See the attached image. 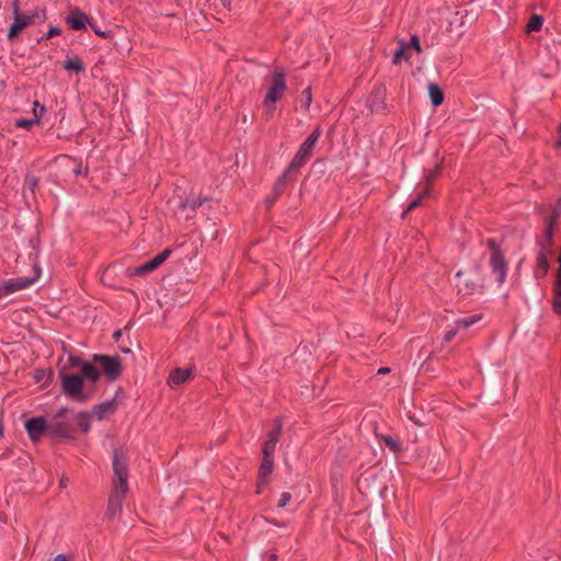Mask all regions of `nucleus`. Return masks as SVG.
I'll list each match as a JSON object with an SVG mask.
<instances>
[{
    "label": "nucleus",
    "mask_w": 561,
    "mask_h": 561,
    "mask_svg": "<svg viewBox=\"0 0 561 561\" xmlns=\"http://www.w3.org/2000/svg\"><path fill=\"white\" fill-rule=\"evenodd\" d=\"M64 68L75 72H81L84 69L81 59L78 57L68 58L64 64Z\"/></svg>",
    "instance_id": "nucleus-27"
},
{
    "label": "nucleus",
    "mask_w": 561,
    "mask_h": 561,
    "mask_svg": "<svg viewBox=\"0 0 561 561\" xmlns=\"http://www.w3.org/2000/svg\"><path fill=\"white\" fill-rule=\"evenodd\" d=\"M38 123V118H34V119H19L16 122V126L18 127H21V128H25V129H31V127L34 125V124H37Z\"/></svg>",
    "instance_id": "nucleus-33"
},
{
    "label": "nucleus",
    "mask_w": 561,
    "mask_h": 561,
    "mask_svg": "<svg viewBox=\"0 0 561 561\" xmlns=\"http://www.w3.org/2000/svg\"><path fill=\"white\" fill-rule=\"evenodd\" d=\"M559 141L557 142V147L561 148V126L559 127Z\"/></svg>",
    "instance_id": "nucleus-45"
},
{
    "label": "nucleus",
    "mask_w": 561,
    "mask_h": 561,
    "mask_svg": "<svg viewBox=\"0 0 561 561\" xmlns=\"http://www.w3.org/2000/svg\"><path fill=\"white\" fill-rule=\"evenodd\" d=\"M221 2H222L224 5H228L229 0H221Z\"/></svg>",
    "instance_id": "nucleus-47"
},
{
    "label": "nucleus",
    "mask_w": 561,
    "mask_h": 561,
    "mask_svg": "<svg viewBox=\"0 0 561 561\" xmlns=\"http://www.w3.org/2000/svg\"><path fill=\"white\" fill-rule=\"evenodd\" d=\"M308 160H309V158L307 156H305L304 153L298 151L296 153V156L294 157V159L291 160V162H290L289 167L287 168V170L279 178L277 186H276V190L278 191V186L288 179L289 174L293 171H295V170L299 169L300 167H302Z\"/></svg>",
    "instance_id": "nucleus-16"
},
{
    "label": "nucleus",
    "mask_w": 561,
    "mask_h": 561,
    "mask_svg": "<svg viewBox=\"0 0 561 561\" xmlns=\"http://www.w3.org/2000/svg\"><path fill=\"white\" fill-rule=\"evenodd\" d=\"M77 424L82 430V432L87 433L90 431V414L85 412H81L77 415Z\"/></svg>",
    "instance_id": "nucleus-31"
},
{
    "label": "nucleus",
    "mask_w": 561,
    "mask_h": 561,
    "mask_svg": "<svg viewBox=\"0 0 561 561\" xmlns=\"http://www.w3.org/2000/svg\"><path fill=\"white\" fill-rule=\"evenodd\" d=\"M304 98V105L305 107H309L311 103V90L309 88L305 89L301 93Z\"/></svg>",
    "instance_id": "nucleus-37"
},
{
    "label": "nucleus",
    "mask_w": 561,
    "mask_h": 561,
    "mask_svg": "<svg viewBox=\"0 0 561 561\" xmlns=\"http://www.w3.org/2000/svg\"><path fill=\"white\" fill-rule=\"evenodd\" d=\"M203 204V201L202 199H196V198H193L191 201H187V202H181V206L182 207H191L192 209H195L197 207H199L201 205Z\"/></svg>",
    "instance_id": "nucleus-34"
},
{
    "label": "nucleus",
    "mask_w": 561,
    "mask_h": 561,
    "mask_svg": "<svg viewBox=\"0 0 561 561\" xmlns=\"http://www.w3.org/2000/svg\"><path fill=\"white\" fill-rule=\"evenodd\" d=\"M428 94H430L431 101H432L434 106H438V105H440L443 103V101H444V93L439 89L438 85L431 84L428 87Z\"/></svg>",
    "instance_id": "nucleus-26"
},
{
    "label": "nucleus",
    "mask_w": 561,
    "mask_h": 561,
    "mask_svg": "<svg viewBox=\"0 0 561 561\" xmlns=\"http://www.w3.org/2000/svg\"><path fill=\"white\" fill-rule=\"evenodd\" d=\"M60 485L64 488V486H66V485H67V482H66L65 480H61V481H60Z\"/></svg>",
    "instance_id": "nucleus-46"
},
{
    "label": "nucleus",
    "mask_w": 561,
    "mask_h": 561,
    "mask_svg": "<svg viewBox=\"0 0 561 561\" xmlns=\"http://www.w3.org/2000/svg\"><path fill=\"white\" fill-rule=\"evenodd\" d=\"M486 244L488 248L491 250V253L501 252L494 239H489L486 241Z\"/></svg>",
    "instance_id": "nucleus-39"
},
{
    "label": "nucleus",
    "mask_w": 561,
    "mask_h": 561,
    "mask_svg": "<svg viewBox=\"0 0 561 561\" xmlns=\"http://www.w3.org/2000/svg\"><path fill=\"white\" fill-rule=\"evenodd\" d=\"M37 179L33 175H27L25 178V185L32 191L34 192L35 187L37 186Z\"/></svg>",
    "instance_id": "nucleus-35"
},
{
    "label": "nucleus",
    "mask_w": 561,
    "mask_h": 561,
    "mask_svg": "<svg viewBox=\"0 0 561 561\" xmlns=\"http://www.w3.org/2000/svg\"><path fill=\"white\" fill-rule=\"evenodd\" d=\"M480 319H481L480 314L465 317V318L458 319L456 321V325L459 329L460 328L467 329V328L473 325L474 323H477L478 321H480Z\"/></svg>",
    "instance_id": "nucleus-30"
},
{
    "label": "nucleus",
    "mask_w": 561,
    "mask_h": 561,
    "mask_svg": "<svg viewBox=\"0 0 561 561\" xmlns=\"http://www.w3.org/2000/svg\"><path fill=\"white\" fill-rule=\"evenodd\" d=\"M46 19L45 14H39L38 12H33L31 14L22 13L19 15L13 16V23L10 26L9 33H8V39L13 41L15 37L19 36V34L30 26L31 24H34L37 20L39 22H43Z\"/></svg>",
    "instance_id": "nucleus-5"
},
{
    "label": "nucleus",
    "mask_w": 561,
    "mask_h": 561,
    "mask_svg": "<svg viewBox=\"0 0 561 561\" xmlns=\"http://www.w3.org/2000/svg\"><path fill=\"white\" fill-rule=\"evenodd\" d=\"M321 136V129L318 127L304 141L299 148V152L310 158L312 150L314 149L319 138Z\"/></svg>",
    "instance_id": "nucleus-20"
},
{
    "label": "nucleus",
    "mask_w": 561,
    "mask_h": 561,
    "mask_svg": "<svg viewBox=\"0 0 561 561\" xmlns=\"http://www.w3.org/2000/svg\"><path fill=\"white\" fill-rule=\"evenodd\" d=\"M67 413L68 410L62 408L48 417V435L61 439L75 438V430L66 420Z\"/></svg>",
    "instance_id": "nucleus-4"
},
{
    "label": "nucleus",
    "mask_w": 561,
    "mask_h": 561,
    "mask_svg": "<svg viewBox=\"0 0 561 561\" xmlns=\"http://www.w3.org/2000/svg\"><path fill=\"white\" fill-rule=\"evenodd\" d=\"M550 257L551 256L548 254H541V253L537 254V264L534 270V276L536 279L539 280V279L543 278L547 275V273L549 272V268H550L549 259Z\"/></svg>",
    "instance_id": "nucleus-19"
},
{
    "label": "nucleus",
    "mask_w": 561,
    "mask_h": 561,
    "mask_svg": "<svg viewBox=\"0 0 561 561\" xmlns=\"http://www.w3.org/2000/svg\"><path fill=\"white\" fill-rule=\"evenodd\" d=\"M60 32H61V31H60V28H58V27H50V28H49V31L47 32L46 37H47V38H51V37H54V36H56V35H59V34H60Z\"/></svg>",
    "instance_id": "nucleus-42"
},
{
    "label": "nucleus",
    "mask_w": 561,
    "mask_h": 561,
    "mask_svg": "<svg viewBox=\"0 0 561 561\" xmlns=\"http://www.w3.org/2000/svg\"><path fill=\"white\" fill-rule=\"evenodd\" d=\"M462 276H463L462 271H459L456 274V277H457L456 286L458 287L459 291H463L465 295H468L474 289L476 284L470 279H467V278L462 279Z\"/></svg>",
    "instance_id": "nucleus-23"
},
{
    "label": "nucleus",
    "mask_w": 561,
    "mask_h": 561,
    "mask_svg": "<svg viewBox=\"0 0 561 561\" xmlns=\"http://www.w3.org/2000/svg\"><path fill=\"white\" fill-rule=\"evenodd\" d=\"M380 442H382L392 453H398L401 450V443L394 437L381 435Z\"/></svg>",
    "instance_id": "nucleus-29"
},
{
    "label": "nucleus",
    "mask_w": 561,
    "mask_h": 561,
    "mask_svg": "<svg viewBox=\"0 0 561 561\" xmlns=\"http://www.w3.org/2000/svg\"><path fill=\"white\" fill-rule=\"evenodd\" d=\"M287 90L285 73L283 71H275L271 75L266 93L263 100V110L266 115L271 116L276 110V102L280 101Z\"/></svg>",
    "instance_id": "nucleus-3"
},
{
    "label": "nucleus",
    "mask_w": 561,
    "mask_h": 561,
    "mask_svg": "<svg viewBox=\"0 0 561 561\" xmlns=\"http://www.w3.org/2000/svg\"><path fill=\"white\" fill-rule=\"evenodd\" d=\"M405 46L410 48V51L421 54V43L417 36H412L410 43H404Z\"/></svg>",
    "instance_id": "nucleus-32"
},
{
    "label": "nucleus",
    "mask_w": 561,
    "mask_h": 561,
    "mask_svg": "<svg viewBox=\"0 0 561 561\" xmlns=\"http://www.w3.org/2000/svg\"><path fill=\"white\" fill-rule=\"evenodd\" d=\"M459 328H457V325L455 324V328L449 330L448 332H446L445 334V341L446 342H449L454 339V336L457 334Z\"/></svg>",
    "instance_id": "nucleus-38"
},
{
    "label": "nucleus",
    "mask_w": 561,
    "mask_h": 561,
    "mask_svg": "<svg viewBox=\"0 0 561 561\" xmlns=\"http://www.w3.org/2000/svg\"><path fill=\"white\" fill-rule=\"evenodd\" d=\"M543 24V19L542 16L538 15V14H534L530 19H529V22L527 23L526 25V32L527 33H530V32H538L541 26Z\"/></svg>",
    "instance_id": "nucleus-28"
},
{
    "label": "nucleus",
    "mask_w": 561,
    "mask_h": 561,
    "mask_svg": "<svg viewBox=\"0 0 561 561\" xmlns=\"http://www.w3.org/2000/svg\"><path fill=\"white\" fill-rule=\"evenodd\" d=\"M119 335H121V332H116V333L114 334V336H116V337H119Z\"/></svg>",
    "instance_id": "nucleus-48"
},
{
    "label": "nucleus",
    "mask_w": 561,
    "mask_h": 561,
    "mask_svg": "<svg viewBox=\"0 0 561 561\" xmlns=\"http://www.w3.org/2000/svg\"><path fill=\"white\" fill-rule=\"evenodd\" d=\"M115 409V404L113 402H105L100 405L93 408L92 414L98 419L102 420L107 414L112 413Z\"/></svg>",
    "instance_id": "nucleus-25"
},
{
    "label": "nucleus",
    "mask_w": 561,
    "mask_h": 561,
    "mask_svg": "<svg viewBox=\"0 0 561 561\" xmlns=\"http://www.w3.org/2000/svg\"><path fill=\"white\" fill-rule=\"evenodd\" d=\"M75 172H76L77 174H80V173H81V170H80V169H77Z\"/></svg>",
    "instance_id": "nucleus-49"
},
{
    "label": "nucleus",
    "mask_w": 561,
    "mask_h": 561,
    "mask_svg": "<svg viewBox=\"0 0 561 561\" xmlns=\"http://www.w3.org/2000/svg\"><path fill=\"white\" fill-rule=\"evenodd\" d=\"M291 499V494L288 493V492H284L282 493L279 500H278V503H277V506L278 507H285L287 505V503L290 501Z\"/></svg>",
    "instance_id": "nucleus-36"
},
{
    "label": "nucleus",
    "mask_w": 561,
    "mask_h": 561,
    "mask_svg": "<svg viewBox=\"0 0 561 561\" xmlns=\"http://www.w3.org/2000/svg\"><path fill=\"white\" fill-rule=\"evenodd\" d=\"M12 10H13V16L22 14V12L20 11V2H19V0H13L12 1Z\"/></svg>",
    "instance_id": "nucleus-41"
},
{
    "label": "nucleus",
    "mask_w": 561,
    "mask_h": 561,
    "mask_svg": "<svg viewBox=\"0 0 561 561\" xmlns=\"http://www.w3.org/2000/svg\"><path fill=\"white\" fill-rule=\"evenodd\" d=\"M54 561H68L64 554H58Z\"/></svg>",
    "instance_id": "nucleus-43"
},
{
    "label": "nucleus",
    "mask_w": 561,
    "mask_h": 561,
    "mask_svg": "<svg viewBox=\"0 0 561 561\" xmlns=\"http://www.w3.org/2000/svg\"><path fill=\"white\" fill-rule=\"evenodd\" d=\"M389 371H390V369H389L388 367H382V368H380V369L378 370V373H379V374H387V373H389Z\"/></svg>",
    "instance_id": "nucleus-44"
},
{
    "label": "nucleus",
    "mask_w": 561,
    "mask_h": 561,
    "mask_svg": "<svg viewBox=\"0 0 561 561\" xmlns=\"http://www.w3.org/2000/svg\"><path fill=\"white\" fill-rule=\"evenodd\" d=\"M66 22L72 30L80 31L84 30L85 26L89 25L90 19L79 9H73L66 16Z\"/></svg>",
    "instance_id": "nucleus-15"
},
{
    "label": "nucleus",
    "mask_w": 561,
    "mask_h": 561,
    "mask_svg": "<svg viewBox=\"0 0 561 561\" xmlns=\"http://www.w3.org/2000/svg\"><path fill=\"white\" fill-rule=\"evenodd\" d=\"M62 392L73 401L85 402L89 393L85 391L84 379L82 374L67 369V366L59 373Z\"/></svg>",
    "instance_id": "nucleus-2"
},
{
    "label": "nucleus",
    "mask_w": 561,
    "mask_h": 561,
    "mask_svg": "<svg viewBox=\"0 0 561 561\" xmlns=\"http://www.w3.org/2000/svg\"><path fill=\"white\" fill-rule=\"evenodd\" d=\"M92 364L95 365L96 369L101 368L111 379L117 378L122 371V365L117 357L94 355Z\"/></svg>",
    "instance_id": "nucleus-7"
},
{
    "label": "nucleus",
    "mask_w": 561,
    "mask_h": 561,
    "mask_svg": "<svg viewBox=\"0 0 561 561\" xmlns=\"http://www.w3.org/2000/svg\"><path fill=\"white\" fill-rule=\"evenodd\" d=\"M38 276L39 271L36 268L35 275L33 277H18L4 280L2 284H0V296L9 295L31 286L38 278Z\"/></svg>",
    "instance_id": "nucleus-8"
},
{
    "label": "nucleus",
    "mask_w": 561,
    "mask_h": 561,
    "mask_svg": "<svg viewBox=\"0 0 561 561\" xmlns=\"http://www.w3.org/2000/svg\"><path fill=\"white\" fill-rule=\"evenodd\" d=\"M193 376L191 368H178L170 374L169 383L171 387L180 386L188 381Z\"/></svg>",
    "instance_id": "nucleus-18"
},
{
    "label": "nucleus",
    "mask_w": 561,
    "mask_h": 561,
    "mask_svg": "<svg viewBox=\"0 0 561 561\" xmlns=\"http://www.w3.org/2000/svg\"><path fill=\"white\" fill-rule=\"evenodd\" d=\"M25 428L31 439L37 442L44 434H48V419H31L25 423Z\"/></svg>",
    "instance_id": "nucleus-12"
},
{
    "label": "nucleus",
    "mask_w": 561,
    "mask_h": 561,
    "mask_svg": "<svg viewBox=\"0 0 561 561\" xmlns=\"http://www.w3.org/2000/svg\"><path fill=\"white\" fill-rule=\"evenodd\" d=\"M559 216H560L559 210L554 209L552 215L549 218L547 228H546L542 237L538 240V244L540 247V250L538 253L548 254L550 256L554 255L553 236H554V227H556Z\"/></svg>",
    "instance_id": "nucleus-6"
},
{
    "label": "nucleus",
    "mask_w": 561,
    "mask_h": 561,
    "mask_svg": "<svg viewBox=\"0 0 561 561\" xmlns=\"http://www.w3.org/2000/svg\"><path fill=\"white\" fill-rule=\"evenodd\" d=\"M490 267L497 284H503L506 278L507 263L501 252L491 253Z\"/></svg>",
    "instance_id": "nucleus-11"
},
{
    "label": "nucleus",
    "mask_w": 561,
    "mask_h": 561,
    "mask_svg": "<svg viewBox=\"0 0 561 561\" xmlns=\"http://www.w3.org/2000/svg\"><path fill=\"white\" fill-rule=\"evenodd\" d=\"M113 468L116 479L114 481L115 490L108 503V515L111 517L115 516L116 513L121 511L122 501L127 490L126 465L125 461L122 459V456L118 455V453H115L114 455Z\"/></svg>",
    "instance_id": "nucleus-1"
},
{
    "label": "nucleus",
    "mask_w": 561,
    "mask_h": 561,
    "mask_svg": "<svg viewBox=\"0 0 561 561\" xmlns=\"http://www.w3.org/2000/svg\"><path fill=\"white\" fill-rule=\"evenodd\" d=\"M273 456L264 455L259 471L257 493H261L263 488L266 485V479L273 471Z\"/></svg>",
    "instance_id": "nucleus-14"
},
{
    "label": "nucleus",
    "mask_w": 561,
    "mask_h": 561,
    "mask_svg": "<svg viewBox=\"0 0 561 561\" xmlns=\"http://www.w3.org/2000/svg\"><path fill=\"white\" fill-rule=\"evenodd\" d=\"M70 367H77L79 369V374L85 377L87 381L96 382L100 378V371L95 368V365L89 362L81 360L77 357L70 356L69 359Z\"/></svg>",
    "instance_id": "nucleus-10"
},
{
    "label": "nucleus",
    "mask_w": 561,
    "mask_h": 561,
    "mask_svg": "<svg viewBox=\"0 0 561 561\" xmlns=\"http://www.w3.org/2000/svg\"><path fill=\"white\" fill-rule=\"evenodd\" d=\"M553 310L561 314V266L558 267L553 284Z\"/></svg>",
    "instance_id": "nucleus-21"
},
{
    "label": "nucleus",
    "mask_w": 561,
    "mask_h": 561,
    "mask_svg": "<svg viewBox=\"0 0 561 561\" xmlns=\"http://www.w3.org/2000/svg\"><path fill=\"white\" fill-rule=\"evenodd\" d=\"M435 176V174L431 175L430 178H427L426 180V187L419 194V196L416 198H414L408 206V209L403 213V215H405L407 211H411L413 209H415L416 207H419L422 203V201L428 195L430 191H428V187L431 185V181L432 179Z\"/></svg>",
    "instance_id": "nucleus-24"
},
{
    "label": "nucleus",
    "mask_w": 561,
    "mask_h": 561,
    "mask_svg": "<svg viewBox=\"0 0 561 561\" xmlns=\"http://www.w3.org/2000/svg\"><path fill=\"white\" fill-rule=\"evenodd\" d=\"M89 25L95 32L96 35H99L101 37H105L106 36V33L101 31L91 20H90Z\"/></svg>",
    "instance_id": "nucleus-40"
},
{
    "label": "nucleus",
    "mask_w": 561,
    "mask_h": 561,
    "mask_svg": "<svg viewBox=\"0 0 561 561\" xmlns=\"http://www.w3.org/2000/svg\"><path fill=\"white\" fill-rule=\"evenodd\" d=\"M170 254H171V250L170 249H164L161 253L156 255L153 259H151L147 263L138 266L136 268V274L141 275V274H147V273H150V272L154 271L163 262H165L168 260Z\"/></svg>",
    "instance_id": "nucleus-13"
},
{
    "label": "nucleus",
    "mask_w": 561,
    "mask_h": 561,
    "mask_svg": "<svg viewBox=\"0 0 561 561\" xmlns=\"http://www.w3.org/2000/svg\"><path fill=\"white\" fill-rule=\"evenodd\" d=\"M280 423L279 421H275L274 430L268 434V438L263 446V454L273 456L275 451L276 444L278 442V436L280 433Z\"/></svg>",
    "instance_id": "nucleus-17"
},
{
    "label": "nucleus",
    "mask_w": 561,
    "mask_h": 561,
    "mask_svg": "<svg viewBox=\"0 0 561 561\" xmlns=\"http://www.w3.org/2000/svg\"><path fill=\"white\" fill-rule=\"evenodd\" d=\"M70 367H77L79 369V374L85 377L87 381L96 382L100 378V371L95 368V365L89 362L81 360L77 357L70 356L69 359Z\"/></svg>",
    "instance_id": "nucleus-9"
},
{
    "label": "nucleus",
    "mask_w": 561,
    "mask_h": 561,
    "mask_svg": "<svg viewBox=\"0 0 561 561\" xmlns=\"http://www.w3.org/2000/svg\"><path fill=\"white\" fill-rule=\"evenodd\" d=\"M411 57L412 51H410V48L403 42H400L399 48L394 51L392 62L399 65L402 60L410 61Z\"/></svg>",
    "instance_id": "nucleus-22"
}]
</instances>
